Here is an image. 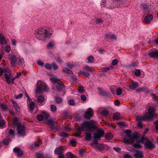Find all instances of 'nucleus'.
<instances>
[{
    "instance_id": "1",
    "label": "nucleus",
    "mask_w": 158,
    "mask_h": 158,
    "mask_svg": "<svg viewBox=\"0 0 158 158\" xmlns=\"http://www.w3.org/2000/svg\"><path fill=\"white\" fill-rule=\"evenodd\" d=\"M97 127V123L94 120L84 122L81 126L77 127L74 135L76 137H80L82 131H86L90 132L96 129Z\"/></svg>"
},
{
    "instance_id": "2",
    "label": "nucleus",
    "mask_w": 158,
    "mask_h": 158,
    "mask_svg": "<svg viewBox=\"0 0 158 158\" xmlns=\"http://www.w3.org/2000/svg\"><path fill=\"white\" fill-rule=\"evenodd\" d=\"M35 34L38 39L43 41L49 38L51 35L49 32V28L46 27H41L38 28L36 31Z\"/></svg>"
},
{
    "instance_id": "3",
    "label": "nucleus",
    "mask_w": 158,
    "mask_h": 158,
    "mask_svg": "<svg viewBox=\"0 0 158 158\" xmlns=\"http://www.w3.org/2000/svg\"><path fill=\"white\" fill-rule=\"evenodd\" d=\"M139 138V136L136 133H134L131 135L125 136L124 138L123 141L124 143L129 144L134 142V139H137Z\"/></svg>"
},
{
    "instance_id": "4",
    "label": "nucleus",
    "mask_w": 158,
    "mask_h": 158,
    "mask_svg": "<svg viewBox=\"0 0 158 158\" xmlns=\"http://www.w3.org/2000/svg\"><path fill=\"white\" fill-rule=\"evenodd\" d=\"M155 109V107H150L148 110V113L145 114L143 116L141 117L140 119L145 120L150 119L154 117Z\"/></svg>"
},
{
    "instance_id": "5",
    "label": "nucleus",
    "mask_w": 158,
    "mask_h": 158,
    "mask_svg": "<svg viewBox=\"0 0 158 158\" xmlns=\"http://www.w3.org/2000/svg\"><path fill=\"white\" fill-rule=\"evenodd\" d=\"M102 5L109 9H112L117 7V4L114 3L113 0H102Z\"/></svg>"
},
{
    "instance_id": "6",
    "label": "nucleus",
    "mask_w": 158,
    "mask_h": 158,
    "mask_svg": "<svg viewBox=\"0 0 158 158\" xmlns=\"http://www.w3.org/2000/svg\"><path fill=\"white\" fill-rule=\"evenodd\" d=\"M141 141V142L145 146L146 149L152 150L153 149L155 148V145L152 143L149 140L147 139L142 137Z\"/></svg>"
},
{
    "instance_id": "7",
    "label": "nucleus",
    "mask_w": 158,
    "mask_h": 158,
    "mask_svg": "<svg viewBox=\"0 0 158 158\" xmlns=\"http://www.w3.org/2000/svg\"><path fill=\"white\" fill-rule=\"evenodd\" d=\"M41 114H39L37 116V119L40 121L43 120L44 118L47 120L49 117V114L46 111H42Z\"/></svg>"
},
{
    "instance_id": "8",
    "label": "nucleus",
    "mask_w": 158,
    "mask_h": 158,
    "mask_svg": "<svg viewBox=\"0 0 158 158\" xmlns=\"http://www.w3.org/2000/svg\"><path fill=\"white\" fill-rule=\"evenodd\" d=\"M40 86L37 87L36 92L39 93H41L42 92L43 89L44 91H47L49 89V88L46 84L44 82H41L40 84Z\"/></svg>"
},
{
    "instance_id": "9",
    "label": "nucleus",
    "mask_w": 158,
    "mask_h": 158,
    "mask_svg": "<svg viewBox=\"0 0 158 158\" xmlns=\"http://www.w3.org/2000/svg\"><path fill=\"white\" fill-rule=\"evenodd\" d=\"M104 132L102 129H99L96 133H94L93 135V138L95 140H99L104 135Z\"/></svg>"
},
{
    "instance_id": "10",
    "label": "nucleus",
    "mask_w": 158,
    "mask_h": 158,
    "mask_svg": "<svg viewBox=\"0 0 158 158\" xmlns=\"http://www.w3.org/2000/svg\"><path fill=\"white\" fill-rule=\"evenodd\" d=\"M16 130L17 133L20 136L24 135L25 134V128L23 125H21L18 127Z\"/></svg>"
},
{
    "instance_id": "11",
    "label": "nucleus",
    "mask_w": 158,
    "mask_h": 158,
    "mask_svg": "<svg viewBox=\"0 0 158 158\" xmlns=\"http://www.w3.org/2000/svg\"><path fill=\"white\" fill-rule=\"evenodd\" d=\"M9 57L10 60V63L11 65L13 67L17 65V58H16L15 55H9Z\"/></svg>"
},
{
    "instance_id": "12",
    "label": "nucleus",
    "mask_w": 158,
    "mask_h": 158,
    "mask_svg": "<svg viewBox=\"0 0 158 158\" xmlns=\"http://www.w3.org/2000/svg\"><path fill=\"white\" fill-rule=\"evenodd\" d=\"M93 110L89 108L88 109L87 111L85 112L84 115L85 117L87 119H90V118L93 117Z\"/></svg>"
},
{
    "instance_id": "13",
    "label": "nucleus",
    "mask_w": 158,
    "mask_h": 158,
    "mask_svg": "<svg viewBox=\"0 0 158 158\" xmlns=\"http://www.w3.org/2000/svg\"><path fill=\"white\" fill-rule=\"evenodd\" d=\"M135 152L133 156L135 158H143V152L139 150H135Z\"/></svg>"
},
{
    "instance_id": "14",
    "label": "nucleus",
    "mask_w": 158,
    "mask_h": 158,
    "mask_svg": "<svg viewBox=\"0 0 158 158\" xmlns=\"http://www.w3.org/2000/svg\"><path fill=\"white\" fill-rule=\"evenodd\" d=\"M64 150L63 146H60L56 148L55 150V153L56 154L59 155L63 153V152Z\"/></svg>"
},
{
    "instance_id": "15",
    "label": "nucleus",
    "mask_w": 158,
    "mask_h": 158,
    "mask_svg": "<svg viewBox=\"0 0 158 158\" xmlns=\"http://www.w3.org/2000/svg\"><path fill=\"white\" fill-rule=\"evenodd\" d=\"M13 151L17 154L19 157L21 156L23 154V151L18 147H15Z\"/></svg>"
},
{
    "instance_id": "16",
    "label": "nucleus",
    "mask_w": 158,
    "mask_h": 158,
    "mask_svg": "<svg viewBox=\"0 0 158 158\" xmlns=\"http://www.w3.org/2000/svg\"><path fill=\"white\" fill-rule=\"evenodd\" d=\"M153 16L151 15H149L146 16L144 19L143 22L146 24L148 23L152 20Z\"/></svg>"
},
{
    "instance_id": "17",
    "label": "nucleus",
    "mask_w": 158,
    "mask_h": 158,
    "mask_svg": "<svg viewBox=\"0 0 158 158\" xmlns=\"http://www.w3.org/2000/svg\"><path fill=\"white\" fill-rule=\"evenodd\" d=\"M50 80L51 81L57 83L59 85H63L64 84L63 82L60 81V80L58 79L54 78H51Z\"/></svg>"
},
{
    "instance_id": "18",
    "label": "nucleus",
    "mask_w": 158,
    "mask_h": 158,
    "mask_svg": "<svg viewBox=\"0 0 158 158\" xmlns=\"http://www.w3.org/2000/svg\"><path fill=\"white\" fill-rule=\"evenodd\" d=\"M44 96L42 95L39 96L37 99V101L38 103L42 104L41 105L44 104Z\"/></svg>"
},
{
    "instance_id": "19",
    "label": "nucleus",
    "mask_w": 158,
    "mask_h": 158,
    "mask_svg": "<svg viewBox=\"0 0 158 158\" xmlns=\"http://www.w3.org/2000/svg\"><path fill=\"white\" fill-rule=\"evenodd\" d=\"M114 3H116L117 5V8H119L121 7V4L122 3H125L124 0H113Z\"/></svg>"
},
{
    "instance_id": "20",
    "label": "nucleus",
    "mask_w": 158,
    "mask_h": 158,
    "mask_svg": "<svg viewBox=\"0 0 158 158\" xmlns=\"http://www.w3.org/2000/svg\"><path fill=\"white\" fill-rule=\"evenodd\" d=\"M10 73H9V74L5 73L4 75L6 82L8 84H10L11 82V77L10 76Z\"/></svg>"
},
{
    "instance_id": "21",
    "label": "nucleus",
    "mask_w": 158,
    "mask_h": 158,
    "mask_svg": "<svg viewBox=\"0 0 158 158\" xmlns=\"http://www.w3.org/2000/svg\"><path fill=\"white\" fill-rule=\"evenodd\" d=\"M13 124L14 126H16L17 127L21 125L19 122V119L15 117L13 118Z\"/></svg>"
},
{
    "instance_id": "22",
    "label": "nucleus",
    "mask_w": 158,
    "mask_h": 158,
    "mask_svg": "<svg viewBox=\"0 0 158 158\" xmlns=\"http://www.w3.org/2000/svg\"><path fill=\"white\" fill-rule=\"evenodd\" d=\"M140 7L143 9L144 11H145L148 10L149 5L146 3H142L140 5Z\"/></svg>"
},
{
    "instance_id": "23",
    "label": "nucleus",
    "mask_w": 158,
    "mask_h": 158,
    "mask_svg": "<svg viewBox=\"0 0 158 158\" xmlns=\"http://www.w3.org/2000/svg\"><path fill=\"white\" fill-rule=\"evenodd\" d=\"M24 62L23 58H17V65H22L24 64Z\"/></svg>"
},
{
    "instance_id": "24",
    "label": "nucleus",
    "mask_w": 158,
    "mask_h": 158,
    "mask_svg": "<svg viewBox=\"0 0 158 158\" xmlns=\"http://www.w3.org/2000/svg\"><path fill=\"white\" fill-rule=\"evenodd\" d=\"M62 70L63 72L66 74L71 75L73 74V72L72 70L66 68H64Z\"/></svg>"
},
{
    "instance_id": "25",
    "label": "nucleus",
    "mask_w": 158,
    "mask_h": 158,
    "mask_svg": "<svg viewBox=\"0 0 158 158\" xmlns=\"http://www.w3.org/2000/svg\"><path fill=\"white\" fill-rule=\"evenodd\" d=\"M137 86L138 83L137 82H132V83L130 84L129 87L131 89L134 90Z\"/></svg>"
},
{
    "instance_id": "26",
    "label": "nucleus",
    "mask_w": 158,
    "mask_h": 158,
    "mask_svg": "<svg viewBox=\"0 0 158 158\" xmlns=\"http://www.w3.org/2000/svg\"><path fill=\"white\" fill-rule=\"evenodd\" d=\"M149 56L151 57L157 58L158 57L157 51L151 52L149 54Z\"/></svg>"
},
{
    "instance_id": "27",
    "label": "nucleus",
    "mask_w": 158,
    "mask_h": 158,
    "mask_svg": "<svg viewBox=\"0 0 158 158\" xmlns=\"http://www.w3.org/2000/svg\"><path fill=\"white\" fill-rule=\"evenodd\" d=\"M5 44H7V42L5 37L2 35L0 38V44L2 45Z\"/></svg>"
},
{
    "instance_id": "28",
    "label": "nucleus",
    "mask_w": 158,
    "mask_h": 158,
    "mask_svg": "<svg viewBox=\"0 0 158 158\" xmlns=\"http://www.w3.org/2000/svg\"><path fill=\"white\" fill-rule=\"evenodd\" d=\"M105 37L106 38H109L111 40H116L117 39V37L115 35H105Z\"/></svg>"
},
{
    "instance_id": "29",
    "label": "nucleus",
    "mask_w": 158,
    "mask_h": 158,
    "mask_svg": "<svg viewBox=\"0 0 158 158\" xmlns=\"http://www.w3.org/2000/svg\"><path fill=\"white\" fill-rule=\"evenodd\" d=\"M12 102H13V104L15 106V110L18 112H20V109L19 107V106L18 105L15 101H13Z\"/></svg>"
},
{
    "instance_id": "30",
    "label": "nucleus",
    "mask_w": 158,
    "mask_h": 158,
    "mask_svg": "<svg viewBox=\"0 0 158 158\" xmlns=\"http://www.w3.org/2000/svg\"><path fill=\"white\" fill-rule=\"evenodd\" d=\"M47 124L48 125L52 127L54 125L55 122L52 119H49L47 122Z\"/></svg>"
},
{
    "instance_id": "31",
    "label": "nucleus",
    "mask_w": 158,
    "mask_h": 158,
    "mask_svg": "<svg viewBox=\"0 0 158 158\" xmlns=\"http://www.w3.org/2000/svg\"><path fill=\"white\" fill-rule=\"evenodd\" d=\"M120 117V114L118 112L114 114L113 115V118L114 120H118Z\"/></svg>"
},
{
    "instance_id": "32",
    "label": "nucleus",
    "mask_w": 158,
    "mask_h": 158,
    "mask_svg": "<svg viewBox=\"0 0 158 158\" xmlns=\"http://www.w3.org/2000/svg\"><path fill=\"white\" fill-rule=\"evenodd\" d=\"M105 138L107 140H110L113 138V135L110 133H108L105 135Z\"/></svg>"
},
{
    "instance_id": "33",
    "label": "nucleus",
    "mask_w": 158,
    "mask_h": 158,
    "mask_svg": "<svg viewBox=\"0 0 158 158\" xmlns=\"http://www.w3.org/2000/svg\"><path fill=\"white\" fill-rule=\"evenodd\" d=\"M92 137L91 134L90 133H86L85 136V139L86 140L90 141L91 140Z\"/></svg>"
},
{
    "instance_id": "34",
    "label": "nucleus",
    "mask_w": 158,
    "mask_h": 158,
    "mask_svg": "<svg viewBox=\"0 0 158 158\" xmlns=\"http://www.w3.org/2000/svg\"><path fill=\"white\" fill-rule=\"evenodd\" d=\"M30 110L32 111L35 107V104L33 102H31L29 104V106Z\"/></svg>"
},
{
    "instance_id": "35",
    "label": "nucleus",
    "mask_w": 158,
    "mask_h": 158,
    "mask_svg": "<svg viewBox=\"0 0 158 158\" xmlns=\"http://www.w3.org/2000/svg\"><path fill=\"white\" fill-rule=\"evenodd\" d=\"M113 68V67L112 66H110L109 67H106V68H102L101 69L102 71L103 72H106L109 69H112Z\"/></svg>"
},
{
    "instance_id": "36",
    "label": "nucleus",
    "mask_w": 158,
    "mask_h": 158,
    "mask_svg": "<svg viewBox=\"0 0 158 158\" xmlns=\"http://www.w3.org/2000/svg\"><path fill=\"white\" fill-rule=\"evenodd\" d=\"M80 74H81L85 76L86 77H88L90 76V74L88 72H85L83 71H80L79 73Z\"/></svg>"
},
{
    "instance_id": "37",
    "label": "nucleus",
    "mask_w": 158,
    "mask_h": 158,
    "mask_svg": "<svg viewBox=\"0 0 158 158\" xmlns=\"http://www.w3.org/2000/svg\"><path fill=\"white\" fill-rule=\"evenodd\" d=\"M59 135L63 137H67L69 135L67 133L61 132L59 133Z\"/></svg>"
},
{
    "instance_id": "38",
    "label": "nucleus",
    "mask_w": 158,
    "mask_h": 158,
    "mask_svg": "<svg viewBox=\"0 0 158 158\" xmlns=\"http://www.w3.org/2000/svg\"><path fill=\"white\" fill-rule=\"evenodd\" d=\"M68 158H77V157L71 152H68L67 154Z\"/></svg>"
},
{
    "instance_id": "39",
    "label": "nucleus",
    "mask_w": 158,
    "mask_h": 158,
    "mask_svg": "<svg viewBox=\"0 0 158 158\" xmlns=\"http://www.w3.org/2000/svg\"><path fill=\"white\" fill-rule=\"evenodd\" d=\"M54 45V43L53 42H49L47 45V48H48L51 49Z\"/></svg>"
},
{
    "instance_id": "40",
    "label": "nucleus",
    "mask_w": 158,
    "mask_h": 158,
    "mask_svg": "<svg viewBox=\"0 0 158 158\" xmlns=\"http://www.w3.org/2000/svg\"><path fill=\"white\" fill-rule=\"evenodd\" d=\"M83 69L86 70L88 71L92 72L93 71L92 68L89 66H86L83 68Z\"/></svg>"
},
{
    "instance_id": "41",
    "label": "nucleus",
    "mask_w": 158,
    "mask_h": 158,
    "mask_svg": "<svg viewBox=\"0 0 158 158\" xmlns=\"http://www.w3.org/2000/svg\"><path fill=\"white\" fill-rule=\"evenodd\" d=\"M88 61L89 63H93L94 62V58L92 56H89L87 58Z\"/></svg>"
},
{
    "instance_id": "42",
    "label": "nucleus",
    "mask_w": 158,
    "mask_h": 158,
    "mask_svg": "<svg viewBox=\"0 0 158 158\" xmlns=\"http://www.w3.org/2000/svg\"><path fill=\"white\" fill-rule=\"evenodd\" d=\"M55 59L56 61L59 63L61 64L62 63L63 60L60 56L55 57Z\"/></svg>"
},
{
    "instance_id": "43",
    "label": "nucleus",
    "mask_w": 158,
    "mask_h": 158,
    "mask_svg": "<svg viewBox=\"0 0 158 158\" xmlns=\"http://www.w3.org/2000/svg\"><path fill=\"white\" fill-rule=\"evenodd\" d=\"M1 109L3 111H5L7 109V107L5 104L3 103L0 105Z\"/></svg>"
},
{
    "instance_id": "44",
    "label": "nucleus",
    "mask_w": 158,
    "mask_h": 158,
    "mask_svg": "<svg viewBox=\"0 0 158 158\" xmlns=\"http://www.w3.org/2000/svg\"><path fill=\"white\" fill-rule=\"evenodd\" d=\"M70 143L73 146H75L77 144V141L74 139H72L70 140Z\"/></svg>"
},
{
    "instance_id": "45",
    "label": "nucleus",
    "mask_w": 158,
    "mask_h": 158,
    "mask_svg": "<svg viewBox=\"0 0 158 158\" xmlns=\"http://www.w3.org/2000/svg\"><path fill=\"white\" fill-rule=\"evenodd\" d=\"M102 114L105 116H107L109 114V112L106 110H104L101 112Z\"/></svg>"
},
{
    "instance_id": "46",
    "label": "nucleus",
    "mask_w": 158,
    "mask_h": 158,
    "mask_svg": "<svg viewBox=\"0 0 158 158\" xmlns=\"http://www.w3.org/2000/svg\"><path fill=\"white\" fill-rule=\"evenodd\" d=\"M95 148L101 151L103 150V147L101 144H98L95 146Z\"/></svg>"
},
{
    "instance_id": "47",
    "label": "nucleus",
    "mask_w": 158,
    "mask_h": 158,
    "mask_svg": "<svg viewBox=\"0 0 158 158\" xmlns=\"http://www.w3.org/2000/svg\"><path fill=\"white\" fill-rule=\"evenodd\" d=\"M50 109L53 112H55L57 110L56 106L54 105H51Z\"/></svg>"
},
{
    "instance_id": "48",
    "label": "nucleus",
    "mask_w": 158,
    "mask_h": 158,
    "mask_svg": "<svg viewBox=\"0 0 158 158\" xmlns=\"http://www.w3.org/2000/svg\"><path fill=\"white\" fill-rule=\"evenodd\" d=\"M56 103L57 104L60 103L62 101V99L60 97H56L55 98Z\"/></svg>"
},
{
    "instance_id": "49",
    "label": "nucleus",
    "mask_w": 158,
    "mask_h": 158,
    "mask_svg": "<svg viewBox=\"0 0 158 158\" xmlns=\"http://www.w3.org/2000/svg\"><path fill=\"white\" fill-rule=\"evenodd\" d=\"M36 158H46L43 154L39 153L36 154Z\"/></svg>"
},
{
    "instance_id": "50",
    "label": "nucleus",
    "mask_w": 158,
    "mask_h": 158,
    "mask_svg": "<svg viewBox=\"0 0 158 158\" xmlns=\"http://www.w3.org/2000/svg\"><path fill=\"white\" fill-rule=\"evenodd\" d=\"M78 91L80 93H82L84 91V87L81 85L79 86L78 89Z\"/></svg>"
},
{
    "instance_id": "51",
    "label": "nucleus",
    "mask_w": 158,
    "mask_h": 158,
    "mask_svg": "<svg viewBox=\"0 0 158 158\" xmlns=\"http://www.w3.org/2000/svg\"><path fill=\"white\" fill-rule=\"evenodd\" d=\"M116 94L117 95H120L122 93V89L120 88H118L116 90Z\"/></svg>"
},
{
    "instance_id": "52",
    "label": "nucleus",
    "mask_w": 158,
    "mask_h": 158,
    "mask_svg": "<svg viewBox=\"0 0 158 158\" xmlns=\"http://www.w3.org/2000/svg\"><path fill=\"white\" fill-rule=\"evenodd\" d=\"M69 104L70 105L74 106L75 105V102L73 99H70L69 100Z\"/></svg>"
},
{
    "instance_id": "53",
    "label": "nucleus",
    "mask_w": 158,
    "mask_h": 158,
    "mask_svg": "<svg viewBox=\"0 0 158 158\" xmlns=\"http://www.w3.org/2000/svg\"><path fill=\"white\" fill-rule=\"evenodd\" d=\"M53 69L54 70H57L58 69V66L57 65L56 63L53 62L52 64Z\"/></svg>"
},
{
    "instance_id": "54",
    "label": "nucleus",
    "mask_w": 158,
    "mask_h": 158,
    "mask_svg": "<svg viewBox=\"0 0 158 158\" xmlns=\"http://www.w3.org/2000/svg\"><path fill=\"white\" fill-rule=\"evenodd\" d=\"M10 141L9 138H5L3 140V143L6 145H8Z\"/></svg>"
},
{
    "instance_id": "55",
    "label": "nucleus",
    "mask_w": 158,
    "mask_h": 158,
    "mask_svg": "<svg viewBox=\"0 0 158 158\" xmlns=\"http://www.w3.org/2000/svg\"><path fill=\"white\" fill-rule=\"evenodd\" d=\"M96 21L97 23L99 24L100 23H102L103 20L101 18H97L96 19Z\"/></svg>"
},
{
    "instance_id": "56",
    "label": "nucleus",
    "mask_w": 158,
    "mask_h": 158,
    "mask_svg": "<svg viewBox=\"0 0 158 158\" xmlns=\"http://www.w3.org/2000/svg\"><path fill=\"white\" fill-rule=\"evenodd\" d=\"M45 67L48 70H51L52 68V67L51 66V65L48 63L46 64L45 65Z\"/></svg>"
},
{
    "instance_id": "57",
    "label": "nucleus",
    "mask_w": 158,
    "mask_h": 158,
    "mask_svg": "<svg viewBox=\"0 0 158 158\" xmlns=\"http://www.w3.org/2000/svg\"><path fill=\"white\" fill-rule=\"evenodd\" d=\"M133 147L135 148H139L141 147V145L139 143H135L133 144Z\"/></svg>"
},
{
    "instance_id": "58",
    "label": "nucleus",
    "mask_w": 158,
    "mask_h": 158,
    "mask_svg": "<svg viewBox=\"0 0 158 158\" xmlns=\"http://www.w3.org/2000/svg\"><path fill=\"white\" fill-rule=\"evenodd\" d=\"M67 66L70 69H72L75 66V64H72L70 63H68L67 64Z\"/></svg>"
},
{
    "instance_id": "59",
    "label": "nucleus",
    "mask_w": 158,
    "mask_h": 158,
    "mask_svg": "<svg viewBox=\"0 0 158 158\" xmlns=\"http://www.w3.org/2000/svg\"><path fill=\"white\" fill-rule=\"evenodd\" d=\"M117 125L120 127H122L125 126V123L123 122H120L117 123Z\"/></svg>"
},
{
    "instance_id": "60",
    "label": "nucleus",
    "mask_w": 158,
    "mask_h": 158,
    "mask_svg": "<svg viewBox=\"0 0 158 158\" xmlns=\"http://www.w3.org/2000/svg\"><path fill=\"white\" fill-rule=\"evenodd\" d=\"M41 144V140L40 139H39L38 140V141L36 142L35 144V147H39Z\"/></svg>"
},
{
    "instance_id": "61",
    "label": "nucleus",
    "mask_w": 158,
    "mask_h": 158,
    "mask_svg": "<svg viewBox=\"0 0 158 158\" xmlns=\"http://www.w3.org/2000/svg\"><path fill=\"white\" fill-rule=\"evenodd\" d=\"M135 74L136 76H139L140 75V72L139 70H136L135 73Z\"/></svg>"
},
{
    "instance_id": "62",
    "label": "nucleus",
    "mask_w": 158,
    "mask_h": 158,
    "mask_svg": "<svg viewBox=\"0 0 158 158\" xmlns=\"http://www.w3.org/2000/svg\"><path fill=\"white\" fill-rule=\"evenodd\" d=\"M118 63V61L117 59H115L113 60L112 62V64L113 65H117Z\"/></svg>"
},
{
    "instance_id": "63",
    "label": "nucleus",
    "mask_w": 158,
    "mask_h": 158,
    "mask_svg": "<svg viewBox=\"0 0 158 158\" xmlns=\"http://www.w3.org/2000/svg\"><path fill=\"white\" fill-rule=\"evenodd\" d=\"M154 123L156 125L155 129L158 131V120H156L154 122Z\"/></svg>"
},
{
    "instance_id": "64",
    "label": "nucleus",
    "mask_w": 158,
    "mask_h": 158,
    "mask_svg": "<svg viewBox=\"0 0 158 158\" xmlns=\"http://www.w3.org/2000/svg\"><path fill=\"white\" fill-rule=\"evenodd\" d=\"M3 73H7V74H9L10 73V70L8 68H7L3 70Z\"/></svg>"
}]
</instances>
